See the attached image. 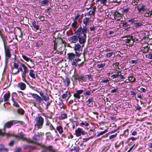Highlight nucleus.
<instances>
[{"instance_id": "obj_1", "label": "nucleus", "mask_w": 152, "mask_h": 152, "mask_svg": "<svg viewBox=\"0 0 152 152\" xmlns=\"http://www.w3.org/2000/svg\"><path fill=\"white\" fill-rule=\"evenodd\" d=\"M83 46V45L81 46L78 43L74 45L73 48L75 51L76 56L77 57H80L82 54L83 50L82 48Z\"/></svg>"}, {"instance_id": "obj_2", "label": "nucleus", "mask_w": 152, "mask_h": 152, "mask_svg": "<svg viewBox=\"0 0 152 152\" xmlns=\"http://www.w3.org/2000/svg\"><path fill=\"white\" fill-rule=\"evenodd\" d=\"M35 123L34 126L37 127L38 129H42L44 122V119L41 116H39L35 118Z\"/></svg>"}, {"instance_id": "obj_3", "label": "nucleus", "mask_w": 152, "mask_h": 152, "mask_svg": "<svg viewBox=\"0 0 152 152\" xmlns=\"http://www.w3.org/2000/svg\"><path fill=\"white\" fill-rule=\"evenodd\" d=\"M88 28L85 26L83 28L81 27H79L76 31L75 32V34H77V35L80 36L81 34H83V36H86V34L87 33Z\"/></svg>"}, {"instance_id": "obj_4", "label": "nucleus", "mask_w": 152, "mask_h": 152, "mask_svg": "<svg viewBox=\"0 0 152 152\" xmlns=\"http://www.w3.org/2000/svg\"><path fill=\"white\" fill-rule=\"evenodd\" d=\"M85 131L82 128L78 127L75 131V134L77 137L80 136L81 135H84L86 134Z\"/></svg>"}, {"instance_id": "obj_5", "label": "nucleus", "mask_w": 152, "mask_h": 152, "mask_svg": "<svg viewBox=\"0 0 152 152\" xmlns=\"http://www.w3.org/2000/svg\"><path fill=\"white\" fill-rule=\"evenodd\" d=\"M29 94L32 96L33 98L36 99V101L38 104H40L42 101V98L38 94H31L29 93Z\"/></svg>"}, {"instance_id": "obj_6", "label": "nucleus", "mask_w": 152, "mask_h": 152, "mask_svg": "<svg viewBox=\"0 0 152 152\" xmlns=\"http://www.w3.org/2000/svg\"><path fill=\"white\" fill-rule=\"evenodd\" d=\"M12 100L13 102V105L16 107H19V106L17 102V94L15 92H13L12 93Z\"/></svg>"}, {"instance_id": "obj_7", "label": "nucleus", "mask_w": 152, "mask_h": 152, "mask_svg": "<svg viewBox=\"0 0 152 152\" xmlns=\"http://www.w3.org/2000/svg\"><path fill=\"white\" fill-rule=\"evenodd\" d=\"M79 36L77 35L72 36L68 38V39L71 43H76L78 41Z\"/></svg>"}, {"instance_id": "obj_8", "label": "nucleus", "mask_w": 152, "mask_h": 152, "mask_svg": "<svg viewBox=\"0 0 152 152\" xmlns=\"http://www.w3.org/2000/svg\"><path fill=\"white\" fill-rule=\"evenodd\" d=\"M22 70L20 71L21 72V74L26 75L28 72V70L27 67L24 64H21Z\"/></svg>"}, {"instance_id": "obj_9", "label": "nucleus", "mask_w": 152, "mask_h": 152, "mask_svg": "<svg viewBox=\"0 0 152 152\" xmlns=\"http://www.w3.org/2000/svg\"><path fill=\"white\" fill-rule=\"evenodd\" d=\"M76 92L74 94V96L75 98L78 99H80V95L83 93L84 91L83 90H78L76 91Z\"/></svg>"}, {"instance_id": "obj_10", "label": "nucleus", "mask_w": 152, "mask_h": 152, "mask_svg": "<svg viewBox=\"0 0 152 152\" xmlns=\"http://www.w3.org/2000/svg\"><path fill=\"white\" fill-rule=\"evenodd\" d=\"M75 77L76 79L79 80L81 81L86 82V75H78L76 74L75 75Z\"/></svg>"}, {"instance_id": "obj_11", "label": "nucleus", "mask_w": 152, "mask_h": 152, "mask_svg": "<svg viewBox=\"0 0 152 152\" xmlns=\"http://www.w3.org/2000/svg\"><path fill=\"white\" fill-rule=\"evenodd\" d=\"M45 125L47 127L49 128L50 130H54L56 132L55 128L48 120H47Z\"/></svg>"}, {"instance_id": "obj_12", "label": "nucleus", "mask_w": 152, "mask_h": 152, "mask_svg": "<svg viewBox=\"0 0 152 152\" xmlns=\"http://www.w3.org/2000/svg\"><path fill=\"white\" fill-rule=\"evenodd\" d=\"M138 40V39L137 38L135 37L133 38V37L131 36L130 37V38H129V39H126V42L127 43H129L131 45L133 43L134 41H137Z\"/></svg>"}, {"instance_id": "obj_13", "label": "nucleus", "mask_w": 152, "mask_h": 152, "mask_svg": "<svg viewBox=\"0 0 152 152\" xmlns=\"http://www.w3.org/2000/svg\"><path fill=\"white\" fill-rule=\"evenodd\" d=\"M18 87L19 88L20 90H24L25 89L26 86L25 84L22 82H19L17 85Z\"/></svg>"}, {"instance_id": "obj_14", "label": "nucleus", "mask_w": 152, "mask_h": 152, "mask_svg": "<svg viewBox=\"0 0 152 152\" xmlns=\"http://www.w3.org/2000/svg\"><path fill=\"white\" fill-rule=\"evenodd\" d=\"M15 121H10L7 122L4 124V128H10L11 126L13 125V124H16V123H15Z\"/></svg>"}, {"instance_id": "obj_15", "label": "nucleus", "mask_w": 152, "mask_h": 152, "mask_svg": "<svg viewBox=\"0 0 152 152\" xmlns=\"http://www.w3.org/2000/svg\"><path fill=\"white\" fill-rule=\"evenodd\" d=\"M22 70V67H20L18 69L15 68H12V73L14 75L18 74L20 72V71Z\"/></svg>"}, {"instance_id": "obj_16", "label": "nucleus", "mask_w": 152, "mask_h": 152, "mask_svg": "<svg viewBox=\"0 0 152 152\" xmlns=\"http://www.w3.org/2000/svg\"><path fill=\"white\" fill-rule=\"evenodd\" d=\"M86 36H80L78 39L79 42L81 44H84L86 41Z\"/></svg>"}, {"instance_id": "obj_17", "label": "nucleus", "mask_w": 152, "mask_h": 152, "mask_svg": "<svg viewBox=\"0 0 152 152\" xmlns=\"http://www.w3.org/2000/svg\"><path fill=\"white\" fill-rule=\"evenodd\" d=\"M42 148H44L45 150L48 151L50 152H54V149L53 148V146L52 145L46 146L45 145H43Z\"/></svg>"}, {"instance_id": "obj_18", "label": "nucleus", "mask_w": 152, "mask_h": 152, "mask_svg": "<svg viewBox=\"0 0 152 152\" xmlns=\"http://www.w3.org/2000/svg\"><path fill=\"white\" fill-rule=\"evenodd\" d=\"M10 95V94L9 92L8 93L5 94H4L3 97L4 102H7L9 101Z\"/></svg>"}, {"instance_id": "obj_19", "label": "nucleus", "mask_w": 152, "mask_h": 152, "mask_svg": "<svg viewBox=\"0 0 152 152\" xmlns=\"http://www.w3.org/2000/svg\"><path fill=\"white\" fill-rule=\"evenodd\" d=\"M67 56H68V59L69 60L72 61L75 59V54L73 53H68Z\"/></svg>"}, {"instance_id": "obj_20", "label": "nucleus", "mask_w": 152, "mask_h": 152, "mask_svg": "<svg viewBox=\"0 0 152 152\" xmlns=\"http://www.w3.org/2000/svg\"><path fill=\"white\" fill-rule=\"evenodd\" d=\"M122 15L119 12L116 13L114 14V18L117 20H119Z\"/></svg>"}, {"instance_id": "obj_21", "label": "nucleus", "mask_w": 152, "mask_h": 152, "mask_svg": "<svg viewBox=\"0 0 152 152\" xmlns=\"http://www.w3.org/2000/svg\"><path fill=\"white\" fill-rule=\"evenodd\" d=\"M29 75L33 79H36V77L35 72L33 70L31 69L30 70L29 73Z\"/></svg>"}, {"instance_id": "obj_22", "label": "nucleus", "mask_w": 152, "mask_h": 152, "mask_svg": "<svg viewBox=\"0 0 152 152\" xmlns=\"http://www.w3.org/2000/svg\"><path fill=\"white\" fill-rule=\"evenodd\" d=\"M70 83L69 79L67 77H66L64 81V85L65 86H68L69 85Z\"/></svg>"}, {"instance_id": "obj_23", "label": "nucleus", "mask_w": 152, "mask_h": 152, "mask_svg": "<svg viewBox=\"0 0 152 152\" xmlns=\"http://www.w3.org/2000/svg\"><path fill=\"white\" fill-rule=\"evenodd\" d=\"M146 9V8L145 7V6L144 5L140 7H138L137 8V10L140 12L142 11L143 12H144L145 11Z\"/></svg>"}, {"instance_id": "obj_24", "label": "nucleus", "mask_w": 152, "mask_h": 152, "mask_svg": "<svg viewBox=\"0 0 152 152\" xmlns=\"http://www.w3.org/2000/svg\"><path fill=\"white\" fill-rule=\"evenodd\" d=\"M67 96H68V98L70 96V93L69 91H67L64 94L62 95V97L64 99H66Z\"/></svg>"}, {"instance_id": "obj_25", "label": "nucleus", "mask_w": 152, "mask_h": 152, "mask_svg": "<svg viewBox=\"0 0 152 152\" xmlns=\"http://www.w3.org/2000/svg\"><path fill=\"white\" fill-rule=\"evenodd\" d=\"M56 129L60 134H61L63 132V128L61 125H59L56 127Z\"/></svg>"}, {"instance_id": "obj_26", "label": "nucleus", "mask_w": 152, "mask_h": 152, "mask_svg": "<svg viewBox=\"0 0 152 152\" xmlns=\"http://www.w3.org/2000/svg\"><path fill=\"white\" fill-rule=\"evenodd\" d=\"M67 115L66 114L62 113L59 116V119L61 120H63L67 118Z\"/></svg>"}, {"instance_id": "obj_27", "label": "nucleus", "mask_w": 152, "mask_h": 152, "mask_svg": "<svg viewBox=\"0 0 152 152\" xmlns=\"http://www.w3.org/2000/svg\"><path fill=\"white\" fill-rule=\"evenodd\" d=\"M94 102V100L92 98H90L86 101V103L88 105L90 104V105H92Z\"/></svg>"}, {"instance_id": "obj_28", "label": "nucleus", "mask_w": 152, "mask_h": 152, "mask_svg": "<svg viewBox=\"0 0 152 152\" xmlns=\"http://www.w3.org/2000/svg\"><path fill=\"white\" fill-rule=\"evenodd\" d=\"M35 148L34 146L28 145H26L24 147V149L25 150L28 149L29 150H31L32 149H35Z\"/></svg>"}, {"instance_id": "obj_29", "label": "nucleus", "mask_w": 152, "mask_h": 152, "mask_svg": "<svg viewBox=\"0 0 152 152\" xmlns=\"http://www.w3.org/2000/svg\"><path fill=\"white\" fill-rule=\"evenodd\" d=\"M90 21V18L86 17L83 20V23L84 24L86 25Z\"/></svg>"}, {"instance_id": "obj_30", "label": "nucleus", "mask_w": 152, "mask_h": 152, "mask_svg": "<svg viewBox=\"0 0 152 152\" xmlns=\"http://www.w3.org/2000/svg\"><path fill=\"white\" fill-rule=\"evenodd\" d=\"M22 57L25 60L27 61H30L32 63H34V62L30 58L28 57L25 55H22Z\"/></svg>"}, {"instance_id": "obj_31", "label": "nucleus", "mask_w": 152, "mask_h": 152, "mask_svg": "<svg viewBox=\"0 0 152 152\" xmlns=\"http://www.w3.org/2000/svg\"><path fill=\"white\" fill-rule=\"evenodd\" d=\"M42 101L44 100L45 101H47L49 100V98L48 95L47 94H46L45 95H44V96H42Z\"/></svg>"}, {"instance_id": "obj_32", "label": "nucleus", "mask_w": 152, "mask_h": 152, "mask_svg": "<svg viewBox=\"0 0 152 152\" xmlns=\"http://www.w3.org/2000/svg\"><path fill=\"white\" fill-rule=\"evenodd\" d=\"M96 10V7H93L92 9H91L88 12L89 15H92L94 14Z\"/></svg>"}, {"instance_id": "obj_33", "label": "nucleus", "mask_w": 152, "mask_h": 152, "mask_svg": "<svg viewBox=\"0 0 152 152\" xmlns=\"http://www.w3.org/2000/svg\"><path fill=\"white\" fill-rule=\"evenodd\" d=\"M32 25L34 28L36 30H38L39 29V25H36V22L34 20L32 22Z\"/></svg>"}, {"instance_id": "obj_34", "label": "nucleus", "mask_w": 152, "mask_h": 152, "mask_svg": "<svg viewBox=\"0 0 152 152\" xmlns=\"http://www.w3.org/2000/svg\"><path fill=\"white\" fill-rule=\"evenodd\" d=\"M86 82L91 81L92 80V77L89 75H86Z\"/></svg>"}, {"instance_id": "obj_35", "label": "nucleus", "mask_w": 152, "mask_h": 152, "mask_svg": "<svg viewBox=\"0 0 152 152\" xmlns=\"http://www.w3.org/2000/svg\"><path fill=\"white\" fill-rule=\"evenodd\" d=\"M0 135H5L7 136H11V134H10L9 133H5V132H3L1 130H0Z\"/></svg>"}, {"instance_id": "obj_36", "label": "nucleus", "mask_w": 152, "mask_h": 152, "mask_svg": "<svg viewBox=\"0 0 152 152\" xmlns=\"http://www.w3.org/2000/svg\"><path fill=\"white\" fill-rule=\"evenodd\" d=\"M5 55L6 56L9 58L11 56L10 52L9 50H7L5 52Z\"/></svg>"}, {"instance_id": "obj_37", "label": "nucleus", "mask_w": 152, "mask_h": 152, "mask_svg": "<svg viewBox=\"0 0 152 152\" xmlns=\"http://www.w3.org/2000/svg\"><path fill=\"white\" fill-rule=\"evenodd\" d=\"M93 92V91L92 90L88 91L84 93L83 94L85 95L89 96L92 94Z\"/></svg>"}, {"instance_id": "obj_38", "label": "nucleus", "mask_w": 152, "mask_h": 152, "mask_svg": "<svg viewBox=\"0 0 152 152\" xmlns=\"http://www.w3.org/2000/svg\"><path fill=\"white\" fill-rule=\"evenodd\" d=\"M81 126H84L85 127L88 126L89 125V124L86 121H83L80 124Z\"/></svg>"}, {"instance_id": "obj_39", "label": "nucleus", "mask_w": 152, "mask_h": 152, "mask_svg": "<svg viewBox=\"0 0 152 152\" xmlns=\"http://www.w3.org/2000/svg\"><path fill=\"white\" fill-rule=\"evenodd\" d=\"M136 79L133 77L132 76H131L128 77V80L129 81L131 82H133Z\"/></svg>"}, {"instance_id": "obj_40", "label": "nucleus", "mask_w": 152, "mask_h": 152, "mask_svg": "<svg viewBox=\"0 0 152 152\" xmlns=\"http://www.w3.org/2000/svg\"><path fill=\"white\" fill-rule=\"evenodd\" d=\"M117 135V133L111 135L109 137V139L111 140V141H113V140L116 137Z\"/></svg>"}, {"instance_id": "obj_41", "label": "nucleus", "mask_w": 152, "mask_h": 152, "mask_svg": "<svg viewBox=\"0 0 152 152\" xmlns=\"http://www.w3.org/2000/svg\"><path fill=\"white\" fill-rule=\"evenodd\" d=\"M107 0H96V2H98L100 1L101 4L104 5L106 4Z\"/></svg>"}, {"instance_id": "obj_42", "label": "nucleus", "mask_w": 152, "mask_h": 152, "mask_svg": "<svg viewBox=\"0 0 152 152\" xmlns=\"http://www.w3.org/2000/svg\"><path fill=\"white\" fill-rule=\"evenodd\" d=\"M115 53L114 52L109 53L106 54V56L107 57L109 58L111 57L113 55H115Z\"/></svg>"}, {"instance_id": "obj_43", "label": "nucleus", "mask_w": 152, "mask_h": 152, "mask_svg": "<svg viewBox=\"0 0 152 152\" xmlns=\"http://www.w3.org/2000/svg\"><path fill=\"white\" fill-rule=\"evenodd\" d=\"M108 131V130L106 129L104 131L102 132H100L99 134H98L97 135V137H99L101 135H102L104 134H105L106 132H107Z\"/></svg>"}, {"instance_id": "obj_44", "label": "nucleus", "mask_w": 152, "mask_h": 152, "mask_svg": "<svg viewBox=\"0 0 152 152\" xmlns=\"http://www.w3.org/2000/svg\"><path fill=\"white\" fill-rule=\"evenodd\" d=\"M18 112L21 114L23 115L24 113V111L21 108H19L18 110Z\"/></svg>"}, {"instance_id": "obj_45", "label": "nucleus", "mask_w": 152, "mask_h": 152, "mask_svg": "<svg viewBox=\"0 0 152 152\" xmlns=\"http://www.w3.org/2000/svg\"><path fill=\"white\" fill-rule=\"evenodd\" d=\"M105 66V64L104 63L103 64H98L97 65V67L98 68H102L104 67Z\"/></svg>"}, {"instance_id": "obj_46", "label": "nucleus", "mask_w": 152, "mask_h": 152, "mask_svg": "<svg viewBox=\"0 0 152 152\" xmlns=\"http://www.w3.org/2000/svg\"><path fill=\"white\" fill-rule=\"evenodd\" d=\"M72 26L75 28H77V22L76 20H74L73 23L72 24Z\"/></svg>"}, {"instance_id": "obj_47", "label": "nucleus", "mask_w": 152, "mask_h": 152, "mask_svg": "<svg viewBox=\"0 0 152 152\" xmlns=\"http://www.w3.org/2000/svg\"><path fill=\"white\" fill-rule=\"evenodd\" d=\"M26 75H23L21 74L22 80L23 81L25 82L26 83H27V81L26 78Z\"/></svg>"}, {"instance_id": "obj_48", "label": "nucleus", "mask_w": 152, "mask_h": 152, "mask_svg": "<svg viewBox=\"0 0 152 152\" xmlns=\"http://www.w3.org/2000/svg\"><path fill=\"white\" fill-rule=\"evenodd\" d=\"M39 135H35L33 137V139L35 141H37L39 140Z\"/></svg>"}, {"instance_id": "obj_49", "label": "nucleus", "mask_w": 152, "mask_h": 152, "mask_svg": "<svg viewBox=\"0 0 152 152\" xmlns=\"http://www.w3.org/2000/svg\"><path fill=\"white\" fill-rule=\"evenodd\" d=\"M134 26H135L138 27L142 26V24L141 23H134Z\"/></svg>"}, {"instance_id": "obj_50", "label": "nucleus", "mask_w": 152, "mask_h": 152, "mask_svg": "<svg viewBox=\"0 0 152 152\" xmlns=\"http://www.w3.org/2000/svg\"><path fill=\"white\" fill-rule=\"evenodd\" d=\"M73 61L72 63V64L73 66H75V67L77 66V61L75 59L73 60Z\"/></svg>"}, {"instance_id": "obj_51", "label": "nucleus", "mask_w": 152, "mask_h": 152, "mask_svg": "<svg viewBox=\"0 0 152 152\" xmlns=\"http://www.w3.org/2000/svg\"><path fill=\"white\" fill-rule=\"evenodd\" d=\"M13 66H14V68H15L16 69H18V63L16 62H14L13 64Z\"/></svg>"}, {"instance_id": "obj_52", "label": "nucleus", "mask_w": 152, "mask_h": 152, "mask_svg": "<svg viewBox=\"0 0 152 152\" xmlns=\"http://www.w3.org/2000/svg\"><path fill=\"white\" fill-rule=\"evenodd\" d=\"M129 8H127L126 9H124L122 10L121 12L122 13H127L129 11Z\"/></svg>"}, {"instance_id": "obj_53", "label": "nucleus", "mask_w": 152, "mask_h": 152, "mask_svg": "<svg viewBox=\"0 0 152 152\" xmlns=\"http://www.w3.org/2000/svg\"><path fill=\"white\" fill-rule=\"evenodd\" d=\"M137 60H131L129 62L131 64H136L137 63Z\"/></svg>"}, {"instance_id": "obj_54", "label": "nucleus", "mask_w": 152, "mask_h": 152, "mask_svg": "<svg viewBox=\"0 0 152 152\" xmlns=\"http://www.w3.org/2000/svg\"><path fill=\"white\" fill-rule=\"evenodd\" d=\"M145 56L147 58L152 59V54H148L146 55Z\"/></svg>"}, {"instance_id": "obj_55", "label": "nucleus", "mask_w": 152, "mask_h": 152, "mask_svg": "<svg viewBox=\"0 0 152 152\" xmlns=\"http://www.w3.org/2000/svg\"><path fill=\"white\" fill-rule=\"evenodd\" d=\"M119 76V73L116 74H114L111 77H112L113 79H114L115 78H116V77H118Z\"/></svg>"}, {"instance_id": "obj_56", "label": "nucleus", "mask_w": 152, "mask_h": 152, "mask_svg": "<svg viewBox=\"0 0 152 152\" xmlns=\"http://www.w3.org/2000/svg\"><path fill=\"white\" fill-rule=\"evenodd\" d=\"M119 88H115L114 89L112 90L111 91V93H114L118 91Z\"/></svg>"}, {"instance_id": "obj_57", "label": "nucleus", "mask_w": 152, "mask_h": 152, "mask_svg": "<svg viewBox=\"0 0 152 152\" xmlns=\"http://www.w3.org/2000/svg\"><path fill=\"white\" fill-rule=\"evenodd\" d=\"M48 2V0H44L42 1L41 3L42 4H46Z\"/></svg>"}, {"instance_id": "obj_58", "label": "nucleus", "mask_w": 152, "mask_h": 152, "mask_svg": "<svg viewBox=\"0 0 152 152\" xmlns=\"http://www.w3.org/2000/svg\"><path fill=\"white\" fill-rule=\"evenodd\" d=\"M81 18V16L80 15H78L75 17V20L76 21L77 20L80 19Z\"/></svg>"}, {"instance_id": "obj_59", "label": "nucleus", "mask_w": 152, "mask_h": 152, "mask_svg": "<svg viewBox=\"0 0 152 152\" xmlns=\"http://www.w3.org/2000/svg\"><path fill=\"white\" fill-rule=\"evenodd\" d=\"M3 151H5L7 152L8 151V150L7 148H0V152H2Z\"/></svg>"}, {"instance_id": "obj_60", "label": "nucleus", "mask_w": 152, "mask_h": 152, "mask_svg": "<svg viewBox=\"0 0 152 152\" xmlns=\"http://www.w3.org/2000/svg\"><path fill=\"white\" fill-rule=\"evenodd\" d=\"M19 137L20 138H23V137L24 136L25 134H23L22 132H20L19 134Z\"/></svg>"}, {"instance_id": "obj_61", "label": "nucleus", "mask_w": 152, "mask_h": 152, "mask_svg": "<svg viewBox=\"0 0 152 152\" xmlns=\"http://www.w3.org/2000/svg\"><path fill=\"white\" fill-rule=\"evenodd\" d=\"M131 132L132 133V135L133 136L136 135L137 134V132L136 130H134L133 132L131 131Z\"/></svg>"}, {"instance_id": "obj_62", "label": "nucleus", "mask_w": 152, "mask_h": 152, "mask_svg": "<svg viewBox=\"0 0 152 152\" xmlns=\"http://www.w3.org/2000/svg\"><path fill=\"white\" fill-rule=\"evenodd\" d=\"M92 137H89L88 138H84L83 139V141L84 142H86L88 140L91 138Z\"/></svg>"}, {"instance_id": "obj_63", "label": "nucleus", "mask_w": 152, "mask_h": 152, "mask_svg": "<svg viewBox=\"0 0 152 152\" xmlns=\"http://www.w3.org/2000/svg\"><path fill=\"white\" fill-rule=\"evenodd\" d=\"M135 145V144H134L131 147V148H129L127 152H130L132 149H133V148Z\"/></svg>"}, {"instance_id": "obj_64", "label": "nucleus", "mask_w": 152, "mask_h": 152, "mask_svg": "<svg viewBox=\"0 0 152 152\" xmlns=\"http://www.w3.org/2000/svg\"><path fill=\"white\" fill-rule=\"evenodd\" d=\"M21 149L20 148H17L15 152H21Z\"/></svg>"}]
</instances>
